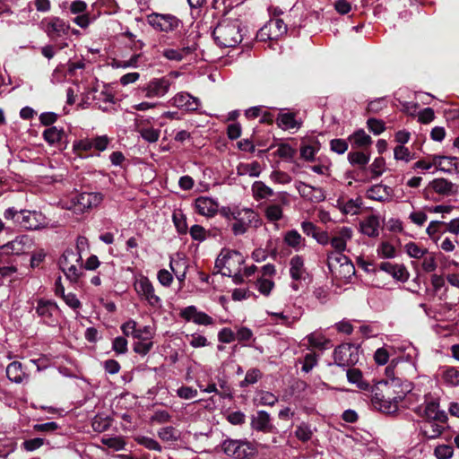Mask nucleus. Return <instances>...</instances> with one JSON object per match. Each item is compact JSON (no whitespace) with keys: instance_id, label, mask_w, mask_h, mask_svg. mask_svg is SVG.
<instances>
[{"instance_id":"35","label":"nucleus","mask_w":459,"mask_h":459,"mask_svg":"<svg viewBox=\"0 0 459 459\" xmlns=\"http://www.w3.org/2000/svg\"><path fill=\"white\" fill-rule=\"evenodd\" d=\"M456 160L455 157L436 155V169L452 174L457 169Z\"/></svg>"},{"instance_id":"6","label":"nucleus","mask_w":459,"mask_h":459,"mask_svg":"<svg viewBox=\"0 0 459 459\" xmlns=\"http://www.w3.org/2000/svg\"><path fill=\"white\" fill-rule=\"evenodd\" d=\"M394 349L401 353L394 360L399 361V367H402V370L404 372L405 376L410 377H416L418 373V349L410 342H402L398 343Z\"/></svg>"},{"instance_id":"27","label":"nucleus","mask_w":459,"mask_h":459,"mask_svg":"<svg viewBox=\"0 0 459 459\" xmlns=\"http://www.w3.org/2000/svg\"><path fill=\"white\" fill-rule=\"evenodd\" d=\"M344 251L333 250L327 254V264L330 269L337 264L347 269V273H354V266L351 261L343 254Z\"/></svg>"},{"instance_id":"32","label":"nucleus","mask_w":459,"mask_h":459,"mask_svg":"<svg viewBox=\"0 0 459 459\" xmlns=\"http://www.w3.org/2000/svg\"><path fill=\"white\" fill-rule=\"evenodd\" d=\"M336 206L343 214L356 215L360 211L362 200L360 197L349 199L348 201L338 199Z\"/></svg>"},{"instance_id":"49","label":"nucleus","mask_w":459,"mask_h":459,"mask_svg":"<svg viewBox=\"0 0 459 459\" xmlns=\"http://www.w3.org/2000/svg\"><path fill=\"white\" fill-rule=\"evenodd\" d=\"M370 160V155L363 152H351L348 153V160L353 166L365 167Z\"/></svg>"},{"instance_id":"59","label":"nucleus","mask_w":459,"mask_h":459,"mask_svg":"<svg viewBox=\"0 0 459 459\" xmlns=\"http://www.w3.org/2000/svg\"><path fill=\"white\" fill-rule=\"evenodd\" d=\"M112 350L117 355H124L128 351L127 340L123 336L116 337L112 342Z\"/></svg>"},{"instance_id":"34","label":"nucleus","mask_w":459,"mask_h":459,"mask_svg":"<svg viewBox=\"0 0 459 459\" xmlns=\"http://www.w3.org/2000/svg\"><path fill=\"white\" fill-rule=\"evenodd\" d=\"M251 192L255 201L265 200L274 195L273 188L265 185L263 181H255L251 186Z\"/></svg>"},{"instance_id":"7","label":"nucleus","mask_w":459,"mask_h":459,"mask_svg":"<svg viewBox=\"0 0 459 459\" xmlns=\"http://www.w3.org/2000/svg\"><path fill=\"white\" fill-rule=\"evenodd\" d=\"M178 76V73H170L169 74L151 79L147 83L142 86L139 91L147 99L163 98L174 84V79Z\"/></svg>"},{"instance_id":"31","label":"nucleus","mask_w":459,"mask_h":459,"mask_svg":"<svg viewBox=\"0 0 459 459\" xmlns=\"http://www.w3.org/2000/svg\"><path fill=\"white\" fill-rule=\"evenodd\" d=\"M283 242L296 252L302 250L306 247V239L297 230H290L284 233Z\"/></svg>"},{"instance_id":"28","label":"nucleus","mask_w":459,"mask_h":459,"mask_svg":"<svg viewBox=\"0 0 459 459\" xmlns=\"http://www.w3.org/2000/svg\"><path fill=\"white\" fill-rule=\"evenodd\" d=\"M307 274L303 257L299 255L292 256L290 260V276L292 281L305 280Z\"/></svg>"},{"instance_id":"54","label":"nucleus","mask_w":459,"mask_h":459,"mask_svg":"<svg viewBox=\"0 0 459 459\" xmlns=\"http://www.w3.org/2000/svg\"><path fill=\"white\" fill-rule=\"evenodd\" d=\"M256 290L264 296H269L274 287L273 281L261 277L255 282Z\"/></svg>"},{"instance_id":"10","label":"nucleus","mask_w":459,"mask_h":459,"mask_svg":"<svg viewBox=\"0 0 459 459\" xmlns=\"http://www.w3.org/2000/svg\"><path fill=\"white\" fill-rule=\"evenodd\" d=\"M333 359L338 367H352L359 359V348L351 343H342L334 349Z\"/></svg>"},{"instance_id":"45","label":"nucleus","mask_w":459,"mask_h":459,"mask_svg":"<svg viewBox=\"0 0 459 459\" xmlns=\"http://www.w3.org/2000/svg\"><path fill=\"white\" fill-rule=\"evenodd\" d=\"M192 48L190 47H185L178 49L166 48L162 51V56L168 60L171 61H181L186 55L191 53Z\"/></svg>"},{"instance_id":"48","label":"nucleus","mask_w":459,"mask_h":459,"mask_svg":"<svg viewBox=\"0 0 459 459\" xmlns=\"http://www.w3.org/2000/svg\"><path fill=\"white\" fill-rule=\"evenodd\" d=\"M137 132L144 141L150 143H156L160 135V129L151 126H141L138 128Z\"/></svg>"},{"instance_id":"19","label":"nucleus","mask_w":459,"mask_h":459,"mask_svg":"<svg viewBox=\"0 0 459 459\" xmlns=\"http://www.w3.org/2000/svg\"><path fill=\"white\" fill-rule=\"evenodd\" d=\"M250 426L253 430L263 433H273L276 431L275 427L272 423L271 415L263 410L251 416Z\"/></svg>"},{"instance_id":"30","label":"nucleus","mask_w":459,"mask_h":459,"mask_svg":"<svg viewBox=\"0 0 459 459\" xmlns=\"http://www.w3.org/2000/svg\"><path fill=\"white\" fill-rule=\"evenodd\" d=\"M235 256H239V253L235 250L223 249L215 261V266L221 271L223 275L230 274V260Z\"/></svg>"},{"instance_id":"5","label":"nucleus","mask_w":459,"mask_h":459,"mask_svg":"<svg viewBox=\"0 0 459 459\" xmlns=\"http://www.w3.org/2000/svg\"><path fill=\"white\" fill-rule=\"evenodd\" d=\"M58 264L65 278L71 282H77L82 274V258L78 250L65 249L59 258Z\"/></svg>"},{"instance_id":"55","label":"nucleus","mask_w":459,"mask_h":459,"mask_svg":"<svg viewBox=\"0 0 459 459\" xmlns=\"http://www.w3.org/2000/svg\"><path fill=\"white\" fill-rule=\"evenodd\" d=\"M385 161L384 158H382V157L376 158L374 160V161L372 162V164L369 166V170L372 174L371 178L373 179H377L385 172Z\"/></svg>"},{"instance_id":"46","label":"nucleus","mask_w":459,"mask_h":459,"mask_svg":"<svg viewBox=\"0 0 459 459\" xmlns=\"http://www.w3.org/2000/svg\"><path fill=\"white\" fill-rule=\"evenodd\" d=\"M278 402V397L268 391H259L256 393L255 403L260 406H273Z\"/></svg>"},{"instance_id":"9","label":"nucleus","mask_w":459,"mask_h":459,"mask_svg":"<svg viewBox=\"0 0 459 459\" xmlns=\"http://www.w3.org/2000/svg\"><path fill=\"white\" fill-rule=\"evenodd\" d=\"M34 309L42 323L49 326H56L58 324L60 308L54 300L38 299Z\"/></svg>"},{"instance_id":"62","label":"nucleus","mask_w":459,"mask_h":459,"mask_svg":"<svg viewBox=\"0 0 459 459\" xmlns=\"http://www.w3.org/2000/svg\"><path fill=\"white\" fill-rule=\"evenodd\" d=\"M453 454L454 448L449 445H439L434 449V455L437 459H450Z\"/></svg>"},{"instance_id":"61","label":"nucleus","mask_w":459,"mask_h":459,"mask_svg":"<svg viewBox=\"0 0 459 459\" xmlns=\"http://www.w3.org/2000/svg\"><path fill=\"white\" fill-rule=\"evenodd\" d=\"M189 234L192 239L198 242H203L206 239L208 233L203 226L195 224L190 228Z\"/></svg>"},{"instance_id":"36","label":"nucleus","mask_w":459,"mask_h":459,"mask_svg":"<svg viewBox=\"0 0 459 459\" xmlns=\"http://www.w3.org/2000/svg\"><path fill=\"white\" fill-rule=\"evenodd\" d=\"M169 268L178 281L181 283L184 282L188 268L186 261L181 258H171L169 262Z\"/></svg>"},{"instance_id":"58","label":"nucleus","mask_w":459,"mask_h":459,"mask_svg":"<svg viewBox=\"0 0 459 459\" xmlns=\"http://www.w3.org/2000/svg\"><path fill=\"white\" fill-rule=\"evenodd\" d=\"M153 347V342L152 339H144L142 341H137L134 344V351L142 356H145L150 352V351Z\"/></svg>"},{"instance_id":"11","label":"nucleus","mask_w":459,"mask_h":459,"mask_svg":"<svg viewBox=\"0 0 459 459\" xmlns=\"http://www.w3.org/2000/svg\"><path fill=\"white\" fill-rule=\"evenodd\" d=\"M415 412L424 420H435L441 422L447 420V415L439 409L437 400L428 397L427 394H424V403L416 408Z\"/></svg>"},{"instance_id":"21","label":"nucleus","mask_w":459,"mask_h":459,"mask_svg":"<svg viewBox=\"0 0 459 459\" xmlns=\"http://www.w3.org/2000/svg\"><path fill=\"white\" fill-rule=\"evenodd\" d=\"M170 102L171 105L178 108L179 109L190 112L196 111L201 105V101L198 98L194 97L186 91L177 93L170 100Z\"/></svg>"},{"instance_id":"43","label":"nucleus","mask_w":459,"mask_h":459,"mask_svg":"<svg viewBox=\"0 0 459 459\" xmlns=\"http://www.w3.org/2000/svg\"><path fill=\"white\" fill-rule=\"evenodd\" d=\"M72 149L73 152L80 158L90 157V155H82V152H91L90 137H82L74 141ZM91 156H93V154H91Z\"/></svg>"},{"instance_id":"15","label":"nucleus","mask_w":459,"mask_h":459,"mask_svg":"<svg viewBox=\"0 0 459 459\" xmlns=\"http://www.w3.org/2000/svg\"><path fill=\"white\" fill-rule=\"evenodd\" d=\"M431 192L441 196H451L457 194L458 186L443 178H435L431 180L425 188V198H429V194Z\"/></svg>"},{"instance_id":"16","label":"nucleus","mask_w":459,"mask_h":459,"mask_svg":"<svg viewBox=\"0 0 459 459\" xmlns=\"http://www.w3.org/2000/svg\"><path fill=\"white\" fill-rule=\"evenodd\" d=\"M295 187L304 200L312 204H318L325 199V191L321 187L313 186L301 181L297 182Z\"/></svg>"},{"instance_id":"53","label":"nucleus","mask_w":459,"mask_h":459,"mask_svg":"<svg viewBox=\"0 0 459 459\" xmlns=\"http://www.w3.org/2000/svg\"><path fill=\"white\" fill-rule=\"evenodd\" d=\"M294 434L299 440L307 442L311 439L313 436V430L307 423L302 422L297 426Z\"/></svg>"},{"instance_id":"57","label":"nucleus","mask_w":459,"mask_h":459,"mask_svg":"<svg viewBox=\"0 0 459 459\" xmlns=\"http://www.w3.org/2000/svg\"><path fill=\"white\" fill-rule=\"evenodd\" d=\"M421 259V268L425 273H432L437 269V264L433 253L428 252Z\"/></svg>"},{"instance_id":"38","label":"nucleus","mask_w":459,"mask_h":459,"mask_svg":"<svg viewBox=\"0 0 459 459\" xmlns=\"http://www.w3.org/2000/svg\"><path fill=\"white\" fill-rule=\"evenodd\" d=\"M237 174L238 176H249L252 178H257L261 174V165L258 161H253L251 163H239L237 166Z\"/></svg>"},{"instance_id":"63","label":"nucleus","mask_w":459,"mask_h":459,"mask_svg":"<svg viewBox=\"0 0 459 459\" xmlns=\"http://www.w3.org/2000/svg\"><path fill=\"white\" fill-rule=\"evenodd\" d=\"M270 179L273 183L281 184V185L290 184L292 180L291 177L288 173H286L284 171H281V170H273L270 174Z\"/></svg>"},{"instance_id":"12","label":"nucleus","mask_w":459,"mask_h":459,"mask_svg":"<svg viewBox=\"0 0 459 459\" xmlns=\"http://www.w3.org/2000/svg\"><path fill=\"white\" fill-rule=\"evenodd\" d=\"M134 290L142 299H144L149 306L160 308L162 306L161 299L155 294V290L151 281L141 276L134 282Z\"/></svg>"},{"instance_id":"41","label":"nucleus","mask_w":459,"mask_h":459,"mask_svg":"<svg viewBox=\"0 0 459 459\" xmlns=\"http://www.w3.org/2000/svg\"><path fill=\"white\" fill-rule=\"evenodd\" d=\"M268 30L272 31L273 38L278 39L280 37L283 36L287 32V25L283 22V20L280 18H272L266 23Z\"/></svg>"},{"instance_id":"33","label":"nucleus","mask_w":459,"mask_h":459,"mask_svg":"<svg viewBox=\"0 0 459 459\" xmlns=\"http://www.w3.org/2000/svg\"><path fill=\"white\" fill-rule=\"evenodd\" d=\"M6 376L10 381L16 384H21L28 378V375L23 371L22 365L19 361H13L7 366Z\"/></svg>"},{"instance_id":"52","label":"nucleus","mask_w":459,"mask_h":459,"mask_svg":"<svg viewBox=\"0 0 459 459\" xmlns=\"http://www.w3.org/2000/svg\"><path fill=\"white\" fill-rule=\"evenodd\" d=\"M307 338L310 346L320 350L326 349L329 344V341L320 333H312Z\"/></svg>"},{"instance_id":"47","label":"nucleus","mask_w":459,"mask_h":459,"mask_svg":"<svg viewBox=\"0 0 459 459\" xmlns=\"http://www.w3.org/2000/svg\"><path fill=\"white\" fill-rule=\"evenodd\" d=\"M91 142V151H96L98 152H102L106 151L110 143V138L106 135H96L93 137H90Z\"/></svg>"},{"instance_id":"37","label":"nucleus","mask_w":459,"mask_h":459,"mask_svg":"<svg viewBox=\"0 0 459 459\" xmlns=\"http://www.w3.org/2000/svg\"><path fill=\"white\" fill-rule=\"evenodd\" d=\"M349 141L353 148H364L372 143L371 137L363 129L357 130L351 134Z\"/></svg>"},{"instance_id":"1","label":"nucleus","mask_w":459,"mask_h":459,"mask_svg":"<svg viewBox=\"0 0 459 459\" xmlns=\"http://www.w3.org/2000/svg\"><path fill=\"white\" fill-rule=\"evenodd\" d=\"M220 214L230 223L234 236L244 235L251 227L258 228L262 225L258 213L252 208L239 205L222 206Z\"/></svg>"},{"instance_id":"13","label":"nucleus","mask_w":459,"mask_h":459,"mask_svg":"<svg viewBox=\"0 0 459 459\" xmlns=\"http://www.w3.org/2000/svg\"><path fill=\"white\" fill-rule=\"evenodd\" d=\"M147 22L154 30L167 33L176 30L181 24L180 20L175 15L158 13L149 14Z\"/></svg>"},{"instance_id":"8","label":"nucleus","mask_w":459,"mask_h":459,"mask_svg":"<svg viewBox=\"0 0 459 459\" xmlns=\"http://www.w3.org/2000/svg\"><path fill=\"white\" fill-rule=\"evenodd\" d=\"M103 195L100 193H81L72 197L66 204V209L76 214H82L100 204Z\"/></svg>"},{"instance_id":"14","label":"nucleus","mask_w":459,"mask_h":459,"mask_svg":"<svg viewBox=\"0 0 459 459\" xmlns=\"http://www.w3.org/2000/svg\"><path fill=\"white\" fill-rule=\"evenodd\" d=\"M44 31L51 40L66 37L70 31V25L63 19L52 16L41 22Z\"/></svg>"},{"instance_id":"44","label":"nucleus","mask_w":459,"mask_h":459,"mask_svg":"<svg viewBox=\"0 0 459 459\" xmlns=\"http://www.w3.org/2000/svg\"><path fill=\"white\" fill-rule=\"evenodd\" d=\"M277 125L283 130L299 128V125L297 122L294 114L281 113L277 117Z\"/></svg>"},{"instance_id":"4","label":"nucleus","mask_w":459,"mask_h":459,"mask_svg":"<svg viewBox=\"0 0 459 459\" xmlns=\"http://www.w3.org/2000/svg\"><path fill=\"white\" fill-rule=\"evenodd\" d=\"M259 448H269V446L247 439L231 438L225 439L221 444L223 452L235 459H249L258 453Z\"/></svg>"},{"instance_id":"60","label":"nucleus","mask_w":459,"mask_h":459,"mask_svg":"<svg viewBox=\"0 0 459 459\" xmlns=\"http://www.w3.org/2000/svg\"><path fill=\"white\" fill-rule=\"evenodd\" d=\"M158 437L163 441H175L178 438V434L176 429L171 426L161 428L158 431Z\"/></svg>"},{"instance_id":"42","label":"nucleus","mask_w":459,"mask_h":459,"mask_svg":"<svg viewBox=\"0 0 459 459\" xmlns=\"http://www.w3.org/2000/svg\"><path fill=\"white\" fill-rule=\"evenodd\" d=\"M264 217L272 222H275L282 219L283 209L281 204L270 203L264 208Z\"/></svg>"},{"instance_id":"39","label":"nucleus","mask_w":459,"mask_h":459,"mask_svg":"<svg viewBox=\"0 0 459 459\" xmlns=\"http://www.w3.org/2000/svg\"><path fill=\"white\" fill-rule=\"evenodd\" d=\"M65 133L62 127L49 126L43 132L44 140L50 145H55L62 141Z\"/></svg>"},{"instance_id":"3","label":"nucleus","mask_w":459,"mask_h":459,"mask_svg":"<svg viewBox=\"0 0 459 459\" xmlns=\"http://www.w3.org/2000/svg\"><path fill=\"white\" fill-rule=\"evenodd\" d=\"M212 36L221 48H234L243 39L241 23L238 20H222L214 28Z\"/></svg>"},{"instance_id":"22","label":"nucleus","mask_w":459,"mask_h":459,"mask_svg":"<svg viewBox=\"0 0 459 459\" xmlns=\"http://www.w3.org/2000/svg\"><path fill=\"white\" fill-rule=\"evenodd\" d=\"M180 316L186 321L193 322L199 325H211L213 324L212 316L203 311H199L195 306H188L183 308Z\"/></svg>"},{"instance_id":"26","label":"nucleus","mask_w":459,"mask_h":459,"mask_svg":"<svg viewBox=\"0 0 459 459\" xmlns=\"http://www.w3.org/2000/svg\"><path fill=\"white\" fill-rule=\"evenodd\" d=\"M380 219L376 214H371L364 218L359 222V231L361 234L369 238H377L379 236Z\"/></svg>"},{"instance_id":"29","label":"nucleus","mask_w":459,"mask_h":459,"mask_svg":"<svg viewBox=\"0 0 459 459\" xmlns=\"http://www.w3.org/2000/svg\"><path fill=\"white\" fill-rule=\"evenodd\" d=\"M379 269L393 276L394 279L404 282L408 280L409 273L406 268L402 264L383 262L379 264Z\"/></svg>"},{"instance_id":"50","label":"nucleus","mask_w":459,"mask_h":459,"mask_svg":"<svg viewBox=\"0 0 459 459\" xmlns=\"http://www.w3.org/2000/svg\"><path fill=\"white\" fill-rule=\"evenodd\" d=\"M404 250L410 257L415 259H421L429 252L427 248L421 247L414 242L407 243L404 246Z\"/></svg>"},{"instance_id":"24","label":"nucleus","mask_w":459,"mask_h":459,"mask_svg":"<svg viewBox=\"0 0 459 459\" xmlns=\"http://www.w3.org/2000/svg\"><path fill=\"white\" fill-rule=\"evenodd\" d=\"M28 238L26 236L16 237L13 240L0 247V254L4 256L20 255L27 252Z\"/></svg>"},{"instance_id":"2","label":"nucleus","mask_w":459,"mask_h":459,"mask_svg":"<svg viewBox=\"0 0 459 459\" xmlns=\"http://www.w3.org/2000/svg\"><path fill=\"white\" fill-rule=\"evenodd\" d=\"M411 383L406 384L405 387L402 390L401 393H397L395 395H392L390 392V387L385 385V394L383 392H379L378 388H376L372 391L371 395V404L374 409L386 414H392L398 411L399 403L408 395L410 398L412 395H415L416 393L411 387Z\"/></svg>"},{"instance_id":"64","label":"nucleus","mask_w":459,"mask_h":459,"mask_svg":"<svg viewBox=\"0 0 459 459\" xmlns=\"http://www.w3.org/2000/svg\"><path fill=\"white\" fill-rule=\"evenodd\" d=\"M377 253L383 258H394L396 255L394 247L388 242H382L377 247Z\"/></svg>"},{"instance_id":"23","label":"nucleus","mask_w":459,"mask_h":459,"mask_svg":"<svg viewBox=\"0 0 459 459\" xmlns=\"http://www.w3.org/2000/svg\"><path fill=\"white\" fill-rule=\"evenodd\" d=\"M446 422L435 420H424L420 424V433L426 439H435L441 436L446 429Z\"/></svg>"},{"instance_id":"51","label":"nucleus","mask_w":459,"mask_h":459,"mask_svg":"<svg viewBox=\"0 0 459 459\" xmlns=\"http://www.w3.org/2000/svg\"><path fill=\"white\" fill-rule=\"evenodd\" d=\"M443 379L449 385H459V368H446L445 370L443 371Z\"/></svg>"},{"instance_id":"17","label":"nucleus","mask_w":459,"mask_h":459,"mask_svg":"<svg viewBox=\"0 0 459 459\" xmlns=\"http://www.w3.org/2000/svg\"><path fill=\"white\" fill-rule=\"evenodd\" d=\"M195 210L197 213L207 218L214 217L220 213L219 203L216 199L209 196H199L194 203Z\"/></svg>"},{"instance_id":"56","label":"nucleus","mask_w":459,"mask_h":459,"mask_svg":"<svg viewBox=\"0 0 459 459\" xmlns=\"http://www.w3.org/2000/svg\"><path fill=\"white\" fill-rule=\"evenodd\" d=\"M101 442L103 445L114 449L115 451H121L125 449L126 446V441L121 437H103Z\"/></svg>"},{"instance_id":"18","label":"nucleus","mask_w":459,"mask_h":459,"mask_svg":"<svg viewBox=\"0 0 459 459\" xmlns=\"http://www.w3.org/2000/svg\"><path fill=\"white\" fill-rule=\"evenodd\" d=\"M17 223L27 230H38L44 226L45 217L36 211L21 210Z\"/></svg>"},{"instance_id":"40","label":"nucleus","mask_w":459,"mask_h":459,"mask_svg":"<svg viewBox=\"0 0 459 459\" xmlns=\"http://www.w3.org/2000/svg\"><path fill=\"white\" fill-rule=\"evenodd\" d=\"M347 379L351 384L356 385V386L361 390H368L369 384L363 379L362 373L358 368L347 369Z\"/></svg>"},{"instance_id":"25","label":"nucleus","mask_w":459,"mask_h":459,"mask_svg":"<svg viewBox=\"0 0 459 459\" xmlns=\"http://www.w3.org/2000/svg\"><path fill=\"white\" fill-rule=\"evenodd\" d=\"M393 195V188L383 184L374 185L370 186L366 192V196L368 199L382 203L391 201Z\"/></svg>"},{"instance_id":"20","label":"nucleus","mask_w":459,"mask_h":459,"mask_svg":"<svg viewBox=\"0 0 459 459\" xmlns=\"http://www.w3.org/2000/svg\"><path fill=\"white\" fill-rule=\"evenodd\" d=\"M353 237V230L350 227L342 226L336 228L331 233V247L333 250L345 251L347 242Z\"/></svg>"}]
</instances>
